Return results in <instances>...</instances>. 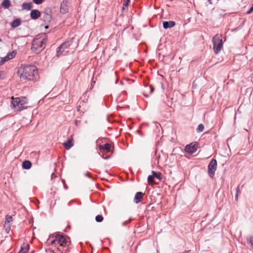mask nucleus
<instances>
[{"label": "nucleus", "mask_w": 253, "mask_h": 253, "mask_svg": "<svg viewBox=\"0 0 253 253\" xmlns=\"http://www.w3.org/2000/svg\"><path fill=\"white\" fill-rule=\"evenodd\" d=\"M51 245H55L60 253H68L69 251L71 241L68 237L63 234L56 233L55 238L50 241Z\"/></svg>", "instance_id": "f257e3e1"}, {"label": "nucleus", "mask_w": 253, "mask_h": 253, "mask_svg": "<svg viewBox=\"0 0 253 253\" xmlns=\"http://www.w3.org/2000/svg\"><path fill=\"white\" fill-rule=\"evenodd\" d=\"M17 74L22 80L33 81L38 76V69L35 66L21 65L17 71Z\"/></svg>", "instance_id": "f03ea898"}, {"label": "nucleus", "mask_w": 253, "mask_h": 253, "mask_svg": "<svg viewBox=\"0 0 253 253\" xmlns=\"http://www.w3.org/2000/svg\"><path fill=\"white\" fill-rule=\"evenodd\" d=\"M47 41V40L44 35L37 36L33 41L31 47L32 50L36 53H40L44 48Z\"/></svg>", "instance_id": "7ed1b4c3"}, {"label": "nucleus", "mask_w": 253, "mask_h": 253, "mask_svg": "<svg viewBox=\"0 0 253 253\" xmlns=\"http://www.w3.org/2000/svg\"><path fill=\"white\" fill-rule=\"evenodd\" d=\"M11 104L13 108L16 111H21L26 109L28 106V100L25 97H20L14 98L11 97Z\"/></svg>", "instance_id": "20e7f679"}, {"label": "nucleus", "mask_w": 253, "mask_h": 253, "mask_svg": "<svg viewBox=\"0 0 253 253\" xmlns=\"http://www.w3.org/2000/svg\"><path fill=\"white\" fill-rule=\"evenodd\" d=\"M221 37V35L216 34L212 39L213 48L215 54L218 53L222 48L223 42Z\"/></svg>", "instance_id": "39448f33"}, {"label": "nucleus", "mask_w": 253, "mask_h": 253, "mask_svg": "<svg viewBox=\"0 0 253 253\" xmlns=\"http://www.w3.org/2000/svg\"><path fill=\"white\" fill-rule=\"evenodd\" d=\"M72 44V40H68L66 41L65 42L62 43L57 48V56H60L62 54V53L66 50L67 49H69L70 46Z\"/></svg>", "instance_id": "423d86ee"}, {"label": "nucleus", "mask_w": 253, "mask_h": 253, "mask_svg": "<svg viewBox=\"0 0 253 253\" xmlns=\"http://www.w3.org/2000/svg\"><path fill=\"white\" fill-rule=\"evenodd\" d=\"M208 174L210 177L213 178L217 169V162L215 159H212L208 165Z\"/></svg>", "instance_id": "0eeeda50"}, {"label": "nucleus", "mask_w": 253, "mask_h": 253, "mask_svg": "<svg viewBox=\"0 0 253 253\" xmlns=\"http://www.w3.org/2000/svg\"><path fill=\"white\" fill-rule=\"evenodd\" d=\"M12 221L13 218L11 215H7L6 216L3 228L7 234H8L10 232Z\"/></svg>", "instance_id": "6e6552de"}, {"label": "nucleus", "mask_w": 253, "mask_h": 253, "mask_svg": "<svg viewBox=\"0 0 253 253\" xmlns=\"http://www.w3.org/2000/svg\"><path fill=\"white\" fill-rule=\"evenodd\" d=\"M198 146L197 142H192L185 146V151L190 154H193L197 150Z\"/></svg>", "instance_id": "1a4fd4ad"}, {"label": "nucleus", "mask_w": 253, "mask_h": 253, "mask_svg": "<svg viewBox=\"0 0 253 253\" xmlns=\"http://www.w3.org/2000/svg\"><path fill=\"white\" fill-rule=\"evenodd\" d=\"M99 148L100 150L107 152H111V145L109 143H106L103 145H99Z\"/></svg>", "instance_id": "9d476101"}, {"label": "nucleus", "mask_w": 253, "mask_h": 253, "mask_svg": "<svg viewBox=\"0 0 253 253\" xmlns=\"http://www.w3.org/2000/svg\"><path fill=\"white\" fill-rule=\"evenodd\" d=\"M144 194L141 192H137L134 198V202L136 204H138L141 201L142 199L144 196Z\"/></svg>", "instance_id": "9b49d317"}, {"label": "nucleus", "mask_w": 253, "mask_h": 253, "mask_svg": "<svg viewBox=\"0 0 253 253\" xmlns=\"http://www.w3.org/2000/svg\"><path fill=\"white\" fill-rule=\"evenodd\" d=\"M67 0H63L62 3H61L60 6V11L62 13H65L68 11V6L67 4Z\"/></svg>", "instance_id": "f8f14e48"}, {"label": "nucleus", "mask_w": 253, "mask_h": 253, "mask_svg": "<svg viewBox=\"0 0 253 253\" xmlns=\"http://www.w3.org/2000/svg\"><path fill=\"white\" fill-rule=\"evenodd\" d=\"M163 24L164 28L167 29L174 27L175 25V23L173 21H164Z\"/></svg>", "instance_id": "ddd939ff"}, {"label": "nucleus", "mask_w": 253, "mask_h": 253, "mask_svg": "<svg viewBox=\"0 0 253 253\" xmlns=\"http://www.w3.org/2000/svg\"><path fill=\"white\" fill-rule=\"evenodd\" d=\"M30 16L32 19H37L41 16V12L38 10H33L31 12Z\"/></svg>", "instance_id": "4468645a"}, {"label": "nucleus", "mask_w": 253, "mask_h": 253, "mask_svg": "<svg viewBox=\"0 0 253 253\" xmlns=\"http://www.w3.org/2000/svg\"><path fill=\"white\" fill-rule=\"evenodd\" d=\"M63 145L66 149H70L74 145L73 138L68 139L66 142L63 143Z\"/></svg>", "instance_id": "2eb2a0df"}, {"label": "nucleus", "mask_w": 253, "mask_h": 253, "mask_svg": "<svg viewBox=\"0 0 253 253\" xmlns=\"http://www.w3.org/2000/svg\"><path fill=\"white\" fill-rule=\"evenodd\" d=\"M29 245L27 244H23L18 253H27L29 250Z\"/></svg>", "instance_id": "dca6fc26"}, {"label": "nucleus", "mask_w": 253, "mask_h": 253, "mask_svg": "<svg viewBox=\"0 0 253 253\" xmlns=\"http://www.w3.org/2000/svg\"><path fill=\"white\" fill-rule=\"evenodd\" d=\"M21 24V21L20 19H16L13 20L10 24V25L13 28H16L20 26Z\"/></svg>", "instance_id": "f3484780"}, {"label": "nucleus", "mask_w": 253, "mask_h": 253, "mask_svg": "<svg viewBox=\"0 0 253 253\" xmlns=\"http://www.w3.org/2000/svg\"><path fill=\"white\" fill-rule=\"evenodd\" d=\"M32 163L29 161H24L22 163V167L23 169H28L31 168Z\"/></svg>", "instance_id": "a211bd4d"}, {"label": "nucleus", "mask_w": 253, "mask_h": 253, "mask_svg": "<svg viewBox=\"0 0 253 253\" xmlns=\"http://www.w3.org/2000/svg\"><path fill=\"white\" fill-rule=\"evenodd\" d=\"M16 53L17 52L15 50H13L12 52H8L6 56V59L9 60L11 59H12L15 56Z\"/></svg>", "instance_id": "6ab92c4d"}, {"label": "nucleus", "mask_w": 253, "mask_h": 253, "mask_svg": "<svg viewBox=\"0 0 253 253\" xmlns=\"http://www.w3.org/2000/svg\"><path fill=\"white\" fill-rule=\"evenodd\" d=\"M1 6L4 9H8L10 6V1L9 0H4L1 3Z\"/></svg>", "instance_id": "aec40b11"}, {"label": "nucleus", "mask_w": 253, "mask_h": 253, "mask_svg": "<svg viewBox=\"0 0 253 253\" xmlns=\"http://www.w3.org/2000/svg\"><path fill=\"white\" fill-rule=\"evenodd\" d=\"M22 6L24 9L27 10H31L33 7L32 3L31 2H24L22 4Z\"/></svg>", "instance_id": "412c9836"}, {"label": "nucleus", "mask_w": 253, "mask_h": 253, "mask_svg": "<svg viewBox=\"0 0 253 253\" xmlns=\"http://www.w3.org/2000/svg\"><path fill=\"white\" fill-rule=\"evenodd\" d=\"M7 77V72L4 70H0V80H3L5 79Z\"/></svg>", "instance_id": "4be33fe9"}, {"label": "nucleus", "mask_w": 253, "mask_h": 253, "mask_svg": "<svg viewBox=\"0 0 253 253\" xmlns=\"http://www.w3.org/2000/svg\"><path fill=\"white\" fill-rule=\"evenodd\" d=\"M154 178H155L153 174L148 176L147 181L149 185H152L154 183Z\"/></svg>", "instance_id": "5701e85b"}, {"label": "nucleus", "mask_w": 253, "mask_h": 253, "mask_svg": "<svg viewBox=\"0 0 253 253\" xmlns=\"http://www.w3.org/2000/svg\"><path fill=\"white\" fill-rule=\"evenodd\" d=\"M152 174H153L154 178H156L159 180H161L162 179V174L160 172H156L154 171H152Z\"/></svg>", "instance_id": "b1692460"}, {"label": "nucleus", "mask_w": 253, "mask_h": 253, "mask_svg": "<svg viewBox=\"0 0 253 253\" xmlns=\"http://www.w3.org/2000/svg\"><path fill=\"white\" fill-rule=\"evenodd\" d=\"M129 1H130V0H124V3H123V7H122V9L123 10H125L126 8L127 7V6L128 5Z\"/></svg>", "instance_id": "393cba45"}, {"label": "nucleus", "mask_w": 253, "mask_h": 253, "mask_svg": "<svg viewBox=\"0 0 253 253\" xmlns=\"http://www.w3.org/2000/svg\"><path fill=\"white\" fill-rule=\"evenodd\" d=\"M204 126L203 124H200L197 128V131L198 132H201L204 130Z\"/></svg>", "instance_id": "a878e982"}, {"label": "nucleus", "mask_w": 253, "mask_h": 253, "mask_svg": "<svg viewBox=\"0 0 253 253\" xmlns=\"http://www.w3.org/2000/svg\"><path fill=\"white\" fill-rule=\"evenodd\" d=\"M95 220L97 222H100L103 221V217L101 215L98 214L95 217Z\"/></svg>", "instance_id": "bb28decb"}, {"label": "nucleus", "mask_w": 253, "mask_h": 253, "mask_svg": "<svg viewBox=\"0 0 253 253\" xmlns=\"http://www.w3.org/2000/svg\"><path fill=\"white\" fill-rule=\"evenodd\" d=\"M6 58V56L3 58H0V65H3L6 61H8Z\"/></svg>", "instance_id": "cd10ccee"}, {"label": "nucleus", "mask_w": 253, "mask_h": 253, "mask_svg": "<svg viewBox=\"0 0 253 253\" xmlns=\"http://www.w3.org/2000/svg\"><path fill=\"white\" fill-rule=\"evenodd\" d=\"M248 243L251 244L252 248L253 249V236L250 237L249 239L247 240Z\"/></svg>", "instance_id": "c85d7f7f"}, {"label": "nucleus", "mask_w": 253, "mask_h": 253, "mask_svg": "<svg viewBox=\"0 0 253 253\" xmlns=\"http://www.w3.org/2000/svg\"><path fill=\"white\" fill-rule=\"evenodd\" d=\"M33 0L35 3L37 4H41L43 2V0Z\"/></svg>", "instance_id": "c756f323"}, {"label": "nucleus", "mask_w": 253, "mask_h": 253, "mask_svg": "<svg viewBox=\"0 0 253 253\" xmlns=\"http://www.w3.org/2000/svg\"><path fill=\"white\" fill-rule=\"evenodd\" d=\"M236 198H237V197L238 196V195L240 193V188H239V186H238L237 188H236Z\"/></svg>", "instance_id": "7c9ffc66"}, {"label": "nucleus", "mask_w": 253, "mask_h": 253, "mask_svg": "<svg viewBox=\"0 0 253 253\" xmlns=\"http://www.w3.org/2000/svg\"><path fill=\"white\" fill-rule=\"evenodd\" d=\"M150 93H152L154 91V87L153 85H150Z\"/></svg>", "instance_id": "2f4dec72"}, {"label": "nucleus", "mask_w": 253, "mask_h": 253, "mask_svg": "<svg viewBox=\"0 0 253 253\" xmlns=\"http://www.w3.org/2000/svg\"><path fill=\"white\" fill-rule=\"evenodd\" d=\"M253 12V7L252 6L251 8L247 11V14H250Z\"/></svg>", "instance_id": "473e14b6"}, {"label": "nucleus", "mask_w": 253, "mask_h": 253, "mask_svg": "<svg viewBox=\"0 0 253 253\" xmlns=\"http://www.w3.org/2000/svg\"><path fill=\"white\" fill-rule=\"evenodd\" d=\"M208 1H209L210 3H211V0H208Z\"/></svg>", "instance_id": "72a5a7b5"}, {"label": "nucleus", "mask_w": 253, "mask_h": 253, "mask_svg": "<svg viewBox=\"0 0 253 253\" xmlns=\"http://www.w3.org/2000/svg\"><path fill=\"white\" fill-rule=\"evenodd\" d=\"M126 222H124L123 223V225H125V224H126Z\"/></svg>", "instance_id": "f704fd0d"}, {"label": "nucleus", "mask_w": 253, "mask_h": 253, "mask_svg": "<svg viewBox=\"0 0 253 253\" xmlns=\"http://www.w3.org/2000/svg\"><path fill=\"white\" fill-rule=\"evenodd\" d=\"M0 42H2V40L0 38Z\"/></svg>", "instance_id": "c9c22d12"}, {"label": "nucleus", "mask_w": 253, "mask_h": 253, "mask_svg": "<svg viewBox=\"0 0 253 253\" xmlns=\"http://www.w3.org/2000/svg\"><path fill=\"white\" fill-rule=\"evenodd\" d=\"M54 175V173H52L51 176L52 177Z\"/></svg>", "instance_id": "e433bc0d"}, {"label": "nucleus", "mask_w": 253, "mask_h": 253, "mask_svg": "<svg viewBox=\"0 0 253 253\" xmlns=\"http://www.w3.org/2000/svg\"><path fill=\"white\" fill-rule=\"evenodd\" d=\"M102 157L103 158H105V157H104L103 155L102 156Z\"/></svg>", "instance_id": "4c0bfd02"}, {"label": "nucleus", "mask_w": 253, "mask_h": 253, "mask_svg": "<svg viewBox=\"0 0 253 253\" xmlns=\"http://www.w3.org/2000/svg\"><path fill=\"white\" fill-rule=\"evenodd\" d=\"M1 6L0 5V10L1 9Z\"/></svg>", "instance_id": "58836bf2"}]
</instances>
